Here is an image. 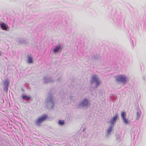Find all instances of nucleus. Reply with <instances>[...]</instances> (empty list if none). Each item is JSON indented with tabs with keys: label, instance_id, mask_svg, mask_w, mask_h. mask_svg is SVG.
<instances>
[{
	"label": "nucleus",
	"instance_id": "obj_7",
	"mask_svg": "<svg viewBox=\"0 0 146 146\" xmlns=\"http://www.w3.org/2000/svg\"><path fill=\"white\" fill-rule=\"evenodd\" d=\"M44 82L45 84L48 83L52 82H54V79L52 78H49L48 77H44L43 78Z\"/></svg>",
	"mask_w": 146,
	"mask_h": 146
},
{
	"label": "nucleus",
	"instance_id": "obj_20",
	"mask_svg": "<svg viewBox=\"0 0 146 146\" xmlns=\"http://www.w3.org/2000/svg\"><path fill=\"white\" fill-rule=\"evenodd\" d=\"M88 134L86 133H85L84 134H83V135L82 136V138L84 139L86 137H87L88 136Z\"/></svg>",
	"mask_w": 146,
	"mask_h": 146
},
{
	"label": "nucleus",
	"instance_id": "obj_22",
	"mask_svg": "<svg viewBox=\"0 0 146 146\" xmlns=\"http://www.w3.org/2000/svg\"><path fill=\"white\" fill-rule=\"evenodd\" d=\"M94 58L95 59H97L99 58V56L97 55H96L94 57Z\"/></svg>",
	"mask_w": 146,
	"mask_h": 146
},
{
	"label": "nucleus",
	"instance_id": "obj_10",
	"mask_svg": "<svg viewBox=\"0 0 146 146\" xmlns=\"http://www.w3.org/2000/svg\"><path fill=\"white\" fill-rule=\"evenodd\" d=\"M118 117V116L117 113H115L114 116L111 118L110 121V123H111V125L113 126V125L115 123L116 121L117 120V118Z\"/></svg>",
	"mask_w": 146,
	"mask_h": 146
},
{
	"label": "nucleus",
	"instance_id": "obj_15",
	"mask_svg": "<svg viewBox=\"0 0 146 146\" xmlns=\"http://www.w3.org/2000/svg\"><path fill=\"white\" fill-rule=\"evenodd\" d=\"M22 98L24 100H29L31 99V98L30 96L23 95L22 96Z\"/></svg>",
	"mask_w": 146,
	"mask_h": 146
},
{
	"label": "nucleus",
	"instance_id": "obj_24",
	"mask_svg": "<svg viewBox=\"0 0 146 146\" xmlns=\"http://www.w3.org/2000/svg\"><path fill=\"white\" fill-rule=\"evenodd\" d=\"M62 77H60V80H61V79H62Z\"/></svg>",
	"mask_w": 146,
	"mask_h": 146
},
{
	"label": "nucleus",
	"instance_id": "obj_19",
	"mask_svg": "<svg viewBox=\"0 0 146 146\" xmlns=\"http://www.w3.org/2000/svg\"><path fill=\"white\" fill-rule=\"evenodd\" d=\"M125 112H124V111H122L121 112V116L122 119L125 117Z\"/></svg>",
	"mask_w": 146,
	"mask_h": 146
},
{
	"label": "nucleus",
	"instance_id": "obj_16",
	"mask_svg": "<svg viewBox=\"0 0 146 146\" xmlns=\"http://www.w3.org/2000/svg\"><path fill=\"white\" fill-rule=\"evenodd\" d=\"M25 40L22 39H19L18 40V42L20 44H23L25 43Z\"/></svg>",
	"mask_w": 146,
	"mask_h": 146
},
{
	"label": "nucleus",
	"instance_id": "obj_29",
	"mask_svg": "<svg viewBox=\"0 0 146 146\" xmlns=\"http://www.w3.org/2000/svg\"><path fill=\"white\" fill-rule=\"evenodd\" d=\"M21 90H22V91H23V89H22Z\"/></svg>",
	"mask_w": 146,
	"mask_h": 146
},
{
	"label": "nucleus",
	"instance_id": "obj_5",
	"mask_svg": "<svg viewBox=\"0 0 146 146\" xmlns=\"http://www.w3.org/2000/svg\"><path fill=\"white\" fill-rule=\"evenodd\" d=\"M47 118V116L46 115H44L39 117L36 121V125H40L41 123H43Z\"/></svg>",
	"mask_w": 146,
	"mask_h": 146
},
{
	"label": "nucleus",
	"instance_id": "obj_2",
	"mask_svg": "<svg viewBox=\"0 0 146 146\" xmlns=\"http://www.w3.org/2000/svg\"><path fill=\"white\" fill-rule=\"evenodd\" d=\"M90 83L92 85L95 84L94 88L96 89L97 88L101 85L102 82L97 75H94L92 76Z\"/></svg>",
	"mask_w": 146,
	"mask_h": 146
},
{
	"label": "nucleus",
	"instance_id": "obj_14",
	"mask_svg": "<svg viewBox=\"0 0 146 146\" xmlns=\"http://www.w3.org/2000/svg\"><path fill=\"white\" fill-rule=\"evenodd\" d=\"M123 123L126 125H128L129 123V122L128 119L125 118L122 119Z\"/></svg>",
	"mask_w": 146,
	"mask_h": 146
},
{
	"label": "nucleus",
	"instance_id": "obj_12",
	"mask_svg": "<svg viewBox=\"0 0 146 146\" xmlns=\"http://www.w3.org/2000/svg\"><path fill=\"white\" fill-rule=\"evenodd\" d=\"M65 124V122L64 120H59L58 121V124L59 125L62 126L63 125Z\"/></svg>",
	"mask_w": 146,
	"mask_h": 146
},
{
	"label": "nucleus",
	"instance_id": "obj_3",
	"mask_svg": "<svg viewBox=\"0 0 146 146\" xmlns=\"http://www.w3.org/2000/svg\"><path fill=\"white\" fill-rule=\"evenodd\" d=\"M91 104L90 101L87 98H83L79 103L78 106L79 108L87 109Z\"/></svg>",
	"mask_w": 146,
	"mask_h": 146
},
{
	"label": "nucleus",
	"instance_id": "obj_11",
	"mask_svg": "<svg viewBox=\"0 0 146 146\" xmlns=\"http://www.w3.org/2000/svg\"><path fill=\"white\" fill-rule=\"evenodd\" d=\"M112 125L109 126V128L107 129L106 131V136L107 138L109 137L111 135V133L112 131V128L113 127Z\"/></svg>",
	"mask_w": 146,
	"mask_h": 146
},
{
	"label": "nucleus",
	"instance_id": "obj_6",
	"mask_svg": "<svg viewBox=\"0 0 146 146\" xmlns=\"http://www.w3.org/2000/svg\"><path fill=\"white\" fill-rule=\"evenodd\" d=\"M4 87L3 90L5 92H7L8 91V86L9 84V80L8 79H6L3 81Z\"/></svg>",
	"mask_w": 146,
	"mask_h": 146
},
{
	"label": "nucleus",
	"instance_id": "obj_27",
	"mask_svg": "<svg viewBox=\"0 0 146 146\" xmlns=\"http://www.w3.org/2000/svg\"><path fill=\"white\" fill-rule=\"evenodd\" d=\"M1 52L0 51V56H1Z\"/></svg>",
	"mask_w": 146,
	"mask_h": 146
},
{
	"label": "nucleus",
	"instance_id": "obj_26",
	"mask_svg": "<svg viewBox=\"0 0 146 146\" xmlns=\"http://www.w3.org/2000/svg\"><path fill=\"white\" fill-rule=\"evenodd\" d=\"M60 81V80H59V79H58V80H57V81L58 82H59V81Z\"/></svg>",
	"mask_w": 146,
	"mask_h": 146
},
{
	"label": "nucleus",
	"instance_id": "obj_1",
	"mask_svg": "<svg viewBox=\"0 0 146 146\" xmlns=\"http://www.w3.org/2000/svg\"><path fill=\"white\" fill-rule=\"evenodd\" d=\"M54 98L51 94H49L45 100V104L47 108L49 110L54 108L55 103L54 101Z\"/></svg>",
	"mask_w": 146,
	"mask_h": 146
},
{
	"label": "nucleus",
	"instance_id": "obj_8",
	"mask_svg": "<svg viewBox=\"0 0 146 146\" xmlns=\"http://www.w3.org/2000/svg\"><path fill=\"white\" fill-rule=\"evenodd\" d=\"M0 27L3 30L8 31L9 30V27L7 25L3 22H1L0 23Z\"/></svg>",
	"mask_w": 146,
	"mask_h": 146
},
{
	"label": "nucleus",
	"instance_id": "obj_9",
	"mask_svg": "<svg viewBox=\"0 0 146 146\" xmlns=\"http://www.w3.org/2000/svg\"><path fill=\"white\" fill-rule=\"evenodd\" d=\"M62 49V48L61 47V45L59 44L55 47L54 48L53 50L52 51L54 53H57L58 52L59 50L61 52Z\"/></svg>",
	"mask_w": 146,
	"mask_h": 146
},
{
	"label": "nucleus",
	"instance_id": "obj_21",
	"mask_svg": "<svg viewBox=\"0 0 146 146\" xmlns=\"http://www.w3.org/2000/svg\"><path fill=\"white\" fill-rule=\"evenodd\" d=\"M116 135V139L118 140L120 138V137L119 135H118V134H117V135Z\"/></svg>",
	"mask_w": 146,
	"mask_h": 146
},
{
	"label": "nucleus",
	"instance_id": "obj_13",
	"mask_svg": "<svg viewBox=\"0 0 146 146\" xmlns=\"http://www.w3.org/2000/svg\"><path fill=\"white\" fill-rule=\"evenodd\" d=\"M27 58L28 60L27 62L31 64L33 62V59L30 56H28Z\"/></svg>",
	"mask_w": 146,
	"mask_h": 146
},
{
	"label": "nucleus",
	"instance_id": "obj_18",
	"mask_svg": "<svg viewBox=\"0 0 146 146\" xmlns=\"http://www.w3.org/2000/svg\"><path fill=\"white\" fill-rule=\"evenodd\" d=\"M64 96L65 97V98L66 97L67 99H69L70 100H72L73 99V97L71 95L69 96H67L66 95Z\"/></svg>",
	"mask_w": 146,
	"mask_h": 146
},
{
	"label": "nucleus",
	"instance_id": "obj_28",
	"mask_svg": "<svg viewBox=\"0 0 146 146\" xmlns=\"http://www.w3.org/2000/svg\"><path fill=\"white\" fill-rule=\"evenodd\" d=\"M21 90H22V91H23V89H22Z\"/></svg>",
	"mask_w": 146,
	"mask_h": 146
},
{
	"label": "nucleus",
	"instance_id": "obj_4",
	"mask_svg": "<svg viewBox=\"0 0 146 146\" xmlns=\"http://www.w3.org/2000/svg\"><path fill=\"white\" fill-rule=\"evenodd\" d=\"M127 78L123 75H120L116 76V80L117 82H120L125 84L127 82Z\"/></svg>",
	"mask_w": 146,
	"mask_h": 146
},
{
	"label": "nucleus",
	"instance_id": "obj_23",
	"mask_svg": "<svg viewBox=\"0 0 146 146\" xmlns=\"http://www.w3.org/2000/svg\"><path fill=\"white\" fill-rule=\"evenodd\" d=\"M86 130V129L85 128H84L82 130L83 132H84L85 130Z\"/></svg>",
	"mask_w": 146,
	"mask_h": 146
},
{
	"label": "nucleus",
	"instance_id": "obj_25",
	"mask_svg": "<svg viewBox=\"0 0 146 146\" xmlns=\"http://www.w3.org/2000/svg\"><path fill=\"white\" fill-rule=\"evenodd\" d=\"M29 84L27 83H26V85H27V86H28V85H29Z\"/></svg>",
	"mask_w": 146,
	"mask_h": 146
},
{
	"label": "nucleus",
	"instance_id": "obj_17",
	"mask_svg": "<svg viewBox=\"0 0 146 146\" xmlns=\"http://www.w3.org/2000/svg\"><path fill=\"white\" fill-rule=\"evenodd\" d=\"M141 112L140 111H138L137 113V119H139L141 115Z\"/></svg>",
	"mask_w": 146,
	"mask_h": 146
}]
</instances>
